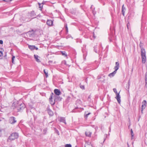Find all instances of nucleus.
<instances>
[{
  "instance_id": "36",
  "label": "nucleus",
  "mask_w": 147,
  "mask_h": 147,
  "mask_svg": "<svg viewBox=\"0 0 147 147\" xmlns=\"http://www.w3.org/2000/svg\"><path fill=\"white\" fill-rule=\"evenodd\" d=\"M3 55V53L1 51H0V57H1Z\"/></svg>"
},
{
  "instance_id": "5",
  "label": "nucleus",
  "mask_w": 147,
  "mask_h": 147,
  "mask_svg": "<svg viewBox=\"0 0 147 147\" xmlns=\"http://www.w3.org/2000/svg\"><path fill=\"white\" fill-rule=\"evenodd\" d=\"M9 121V123L12 124H13L16 122L15 118L13 117H10Z\"/></svg>"
},
{
  "instance_id": "50",
  "label": "nucleus",
  "mask_w": 147,
  "mask_h": 147,
  "mask_svg": "<svg viewBox=\"0 0 147 147\" xmlns=\"http://www.w3.org/2000/svg\"><path fill=\"white\" fill-rule=\"evenodd\" d=\"M105 139H105V138L104 139L103 142H104L105 141Z\"/></svg>"
},
{
  "instance_id": "9",
  "label": "nucleus",
  "mask_w": 147,
  "mask_h": 147,
  "mask_svg": "<svg viewBox=\"0 0 147 147\" xmlns=\"http://www.w3.org/2000/svg\"><path fill=\"white\" fill-rule=\"evenodd\" d=\"M116 95V96L115 97V98L117 100L118 102L119 103H120L121 101V100H120L121 97L119 95V94H117Z\"/></svg>"
},
{
  "instance_id": "7",
  "label": "nucleus",
  "mask_w": 147,
  "mask_h": 147,
  "mask_svg": "<svg viewBox=\"0 0 147 147\" xmlns=\"http://www.w3.org/2000/svg\"><path fill=\"white\" fill-rule=\"evenodd\" d=\"M59 96V95H56L55 94V96H54L55 102L61 100L62 98Z\"/></svg>"
},
{
  "instance_id": "20",
  "label": "nucleus",
  "mask_w": 147,
  "mask_h": 147,
  "mask_svg": "<svg viewBox=\"0 0 147 147\" xmlns=\"http://www.w3.org/2000/svg\"><path fill=\"white\" fill-rule=\"evenodd\" d=\"M28 34L29 35V36H32L34 34V31L33 30H32V31L28 32Z\"/></svg>"
},
{
  "instance_id": "53",
  "label": "nucleus",
  "mask_w": 147,
  "mask_h": 147,
  "mask_svg": "<svg viewBox=\"0 0 147 147\" xmlns=\"http://www.w3.org/2000/svg\"><path fill=\"white\" fill-rule=\"evenodd\" d=\"M49 62H52V61H49Z\"/></svg>"
},
{
  "instance_id": "25",
  "label": "nucleus",
  "mask_w": 147,
  "mask_h": 147,
  "mask_svg": "<svg viewBox=\"0 0 147 147\" xmlns=\"http://www.w3.org/2000/svg\"><path fill=\"white\" fill-rule=\"evenodd\" d=\"M44 72L45 74V75L46 76V78H47L48 77V71H46L45 69L44 70Z\"/></svg>"
},
{
  "instance_id": "27",
  "label": "nucleus",
  "mask_w": 147,
  "mask_h": 147,
  "mask_svg": "<svg viewBox=\"0 0 147 147\" xmlns=\"http://www.w3.org/2000/svg\"><path fill=\"white\" fill-rule=\"evenodd\" d=\"M15 58V57L13 55L12 57V62L13 64H14V60Z\"/></svg>"
},
{
  "instance_id": "29",
  "label": "nucleus",
  "mask_w": 147,
  "mask_h": 147,
  "mask_svg": "<svg viewBox=\"0 0 147 147\" xmlns=\"http://www.w3.org/2000/svg\"><path fill=\"white\" fill-rule=\"evenodd\" d=\"M90 113H88L87 114H86L85 115V119H87V117H88V116L90 115Z\"/></svg>"
},
{
  "instance_id": "46",
  "label": "nucleus",
  "mask_w": 147,
  "mask_h": 147,
  "mask_svg": "<svg viewBox=\"0 0 147 147\" xmlns=\"http://www.w3.org/2000/svg\"><path fill=\"white\" fill-rule=\"evenodd\" d=\"M56 131L57 133H58V134L59 135V134L58 133H59V131H58V130H57Z\"/></svg>"
},
{
  "instance_id": "19",
  "label": "nucleus",
  "mask_w": 147,
  "mask_h": 147,
  "mask_svg": "<svg viewBox=\"0 0 147 147\" xmlns=\"http://www.w3.org/2000/svg\"><path fill=\"white\" fill-rule=\"evenodd\" d=\"M55 94L53 93L52 92L50 95V97L49 98V100H52L53 98H54Z\"/></svg>"
},
{
  "instance_id": "11",
  "label": "nucleus",
  "mask_w": 147,
  "mask_h": 147,
  "mask_svg": "<svg viewBox=\"0 0 147 147\" xmlns=\"http://www.w3.org/2000/svg\"><path fill=\"white\" fill-rule=\"evenodd\" d=\"M142 109H144L146 107V100H144L142 102Z\"/></svg>"
},
{
  "instance_id": "41",
  "label": "nucleus",
  "mask_w": 147,
  "mask_h": 147,
  "mask_svg": "<svg viewBox=\"0 0 147 147\" xmlns=\"http://www.w3.org/2000/svg\"><path fill=\"white\" fill-rule=\"evenodd\" d=\"M35 49L36 50H38V47L35 46V47L34 48V49Z\"/></svg>"
},
{
  "instance_id": "32",
  "label": "nucleus",
  "mask_w": 147,
  "mask_h": 147,
  "mask_svg": "<svg viewBox=\"0 0 147 147\" xmlns=\"http://www.w3.org/2000/svg\"><path fill=\"white\" fill-rule=\"evenodd\" d=\"M65 147H71V145L70 144H66L65 145Z\"/></svg>"
},
{
  "instance_id": "30",
  "label": "nucleus",
  "mask_w": 147,
  "mask_h": 147,
  "mask_svg": "<svg viewBox=\"0 0 147 147\" xmlns=\"http://www.w3.org/2000/svg\"><path fill=\"white\" fill-rule=\"evenodd\" d=\"M95 9V7L93 8V9L92 10V12L93 13V14L94 15H95V14L96 13L95 11H94Z\"/></svg>"
},
{
  "instance_id": "43",
  "label": "nucleus",
  "mask_w": 147,
  "mask_h": 147,
  "mask_svg": "<svg viewBox=\"0 0 147 147\" xmlns=\"http://www.w3.org/2000/svg\"><path fill=\"white\" fill-rule=\"evenodd\" d=\"M1 128H0V136L1 135Z\"/></svg>"
},
{
  "instance_id": "23",
  "label": "nucleus",
  "mask_w": 147,
  "mask_h": 147,
  "mask_svg": "<svg viewBox=\"0 0 147 147\" xmlns=\"http://www.w3.org/2000/svg\"><path fill=\"white\" fill-rule=\"evenodd\" d=\"M49 101L50 103L52 105H53L55 104V100H54V101H53L52 100H49Z\"/></svg>"
},
{
  "instance_id": "40",
  "label": "nucleus",
  "mask_w": 147,
  "mask_h": 147,
  "mask_svg": "<svg viewBox=\"0 0 147 147\" xmlns=\"http://www.w3.org/2000/svg\"><path fill=\"white\" fill-rule=\"evenodd\" d=\"M129 25H130V24L129 23H128L127 24V27L128 29V26Z\"/></svg>"
},
{
  "instance_id": "12",
  "label": "nucleus",
  "mask_w": 147,
  "mask_h": 147,
  "mask_svg": "<svg viewBox=\"0 0 147 147\" xmlns=\"http://www.w3.org/2000/svg\"><path fill=\"white\" fill-rule=\"evenodd\" d=\"M145 87L147 89V72H146L145 75Z\"/></svg>"
},
{
  "instance_id": "8",
  "label": "nucleus",
  "mask_w": 147,
  "mask_h": 147,
  "mask_svg": "<svg viewBox=\"0 0 147 147\" xmlns=\"http://www.w3.org/2000/svg\"><path fill=\"white\" fill-rule=\"evenodd\" d=\"M53 21L51 20H48L47 21V24L49 26H53Z\"/></svg>"
},
{
  "instance_id": "18",
  "label": "nucleus",
  "mask_w": 147,
  "mask_h": 147,
  "mask_svg": "<svg viewBox=\"0 0 147 147\" xmlns=\"http://www.w3.org/2000/svg\"><path fill=\"white\" fill-rule=\"evenodd\" d=\"M36 14L34 13V11H32L31 13V16L33 18H36V17H35Z\"/></svg>"
},
{
  "instance_id": "17",
  "label": "nucleus",
  "mask_w": 147,
  "mask_h": 147,
  "mask_svg": "<svg viewBox=\"0 0 147 147\" xmlns=\"http://www.w3.org/2000/svg\"><path fill=\"white\" fill-rule=\"evenodd\" d=\"M125 8L124 7V5L122 6V13L123 15L124 16V13H125Z\"/></svg>"
},
{
  "instance_id": "51",
  "label": "nucleus",
  "mask_w": 147,
  "mask_h": 147,
  "mask_svg": "<svg viewBox=\"0 0 147 147\" xmlns=\"http://www.w3.org/2000/svg\"><path fill=\"white\" fill-rule=\"evenodd\" d=\"M140 47H141V45H140Z\"/></svg>"
},
{
  "instance_id": "37",
  "label": "nucleus",
  "mask_w": 147,
  "mask_h": 147,
  "mask_svg": "<svg viewBox=\"0 0 147 147\" xmlns=\"http://www.w3.org/2000/svg\"><path fill=\"white\" fill-rule=\"evenodd\" d=\"M91 95H90L88 97V101H90V100L89 99L90 98H91Z\"/></svg>"
},
{
  "instance_id": "28",
  "label": "nucleus",
  "mask_w": 147,
  "mask_h": 147,
  "mask_svg": "<svg viewBox=\"0 0 147 147\" xmlns=\"http://www.w3.org/2000/svg\"><path fill=\"white\" fill-rule=\"evenodd\" d=\"M113 91L116 94H119V93H117V89L115 88H114L113 89Z\"/></svg>"
},
{
  "instance_id": "45",
  "label": "nucleus",
  "mask_w": 147,
  "mask_h": 147,
  "mask_svg": "<svg viewBox=\"0 0 147 147\" xmlns=\"http://www.w3.org/2000/svg\"><path fill=\"white\" fill-rule=\"evenodd\" d=\"M111 129L110 127H109V132H111Z\"/></svg>"
},
{
  "instance_id": "24",
  "label": "nucleus",
  "mask_w": 147,
  "mask_h": 147,
  "mask_svg": "<svg viewBox=\"0 0 147 147\" xmlns=\"http://www.w3.org/2000/svg\"><path fill=\"white\" fill-rule=\"evenodd\" d=\"M84 147H92V146L90 144L87 143L85 144Z\"/></svg>"
},
{
  "instance_id": "42",
  "label": "nucleus",
  "mask_w": 147,
  "mask_h": 147,
  "mask_svg": "<svg viewBox=\"0 0 147 147\" xmlns=\"http://www.w3.org/2000/svg\"><path fill=\"white\" fill-rule=\"evenodd\" d=\"M24 20L25 21V22H28L29 21V20L28 19V20H26V19H25V20Z\"/></svg>"
},
{
  "instance_id": "22",
  "label": "nucleus",
  "mask_w": 147,
  "mask_h": 147,
  "mask_svg": "<svg viewBox=\"0 0 147 147\" xmlns=\"http://www.w3.org/2000/svg\"><path fill=\"white\" fill-rule=\"evenodd\" d=\"M28 47L30 49L32 50L34 49V48L35 47V46L34 45H29Z\"/></svg>"
},
{
  "instance_id": "14",
  "label": "nucleus",
  "mask_w": 147,
  "mask_h": 147,
  "mask_svg": "<svg viewBox=\"0 0 147 147\" xmlns=\"http://www.w3.org/2000/svg\"><path fill=\"white\" fill-rule=\"evenodd\" d=\"M59 121L60 122H62L64 123L65 124H66V123L65 121V118L63 117H61L59 119Z\"/></svg>"
},
{
  "instance_id": "39",
  "label": "nucleus",
  "mask_w": 147,
  "mask_h": 147,
  "mask_svg": "<svg viewBox=\"0 0 147 147\" xmlns=\"http://www.w3.org/2000/svg\"><path fill=\"white\" fill-rule=\"evenodd\" d=\"M94 51H95L96 53H97V51H96V49L95 48V47H94Z\"/></svg>"
},
{
  "instance_id": "33",
  "label": "nucleus",
  "mask_w": 147,
  "mask_h": 147,
  "mask_svg": "<svg viewBox=\"0 0 147 147\" xmlns=\"http://www.w3.org/2000/svg\"><path fill=\"white\" fill-rule=\"evenodd\" d=\"M43 4V3H38V5L39 6V8H40L41 9L42 8L43 6H42H42H41V5Z\"/></svg>"
},
{
  "instance_id": "52",
  "label": "nucleus",
  "mask_w": 147,
  "mask_h": 147,
  "mask_svg": "<svg viewBox=\"0 0 147 147\" xmlns=\"http://www.w3.org/2000/svg\"><path fill=\"white\" fill-rule=\"evenodd\" d=\"M110 41H111V39H110Z\"/></svg>"
},
{
  "instance_id": "1",
  "label": "nucleus",
  "mask_w": 147,
  "mask_h": 147,
  "mask_svg": "<svg viewBox=\"0 0 147 147\" xmlns=\"http://www.w3.org/2000/svg\"><path fill=\"white\" fill-rule=\"evenodd\" d=\"M141 56L142 57V62L145 63L146 62V51L144 48H141Z\"/></svg>"
},
{
  "instance_id": "31",
  "label": "nucleus",
  "mask_w": 147,
  "mask_h": 147,
  "mask_svg": "<svg viewBox=\"0 0 147 147\" xmlns=\"http://www.w3.org/2000/svg\"><path fill=\"white\" fill-rule=\"evenodd\" d=\"M131 139H133V137H134V134H133V131L132 129H131Z\"/></svg>"
},
{
  "instance_id": "3",
  "label": "nucleus",
  "mask_w": 147,
  "mask_h": 147,
  "mask_svg": "<svg viewBox=\"0 0 147 147\" xmlns=\"http://www.w3.org/2000/svg\"><path fill=\"white\" fill-rule=\"evenodd\" d=\"M19 136L18 134L17 133H13L11 134L9 136V139L11 140H13L18 138Z\"/></svg>"
},
{
  "instance_id": "6",
  "label": "nucleus",
  "mask_w": 147,
  "mask_h": 147,
  "mask_svg": "<svg viewBox=\"0 0 147 147\" xmlns=\"http://www.w3.org/2000/svg\"><path fill=\"white\" fill-rule=\"evenodd\" d=\"M47 111L48 114L50 116H53V112L50 108V107L49 106H47Z\"/></svg>"
},
{
  "instance_id": "26",
  "label": "nucleus",
  "mask_w": 147,
  "mask_h": 147,
  "mask_svg": "<svg viewBox=\"0 0 147 147\" xmlns=\"http://www.w3.org/2000/svg\"><path fill=\"white\" fill-rule=\"evenodd\" d=\"M65 29L66 30V33H67L68 32V28L67 26V24H65Z\"/></svg>"
},
{
  "instance_id": "10",
  "label": "nucleus",
  "mask_w": 147,
  "mask_h": 147,
  "mask_svg": "<svg viewBox=\"0 0 147 147\" xmlns=\"http://www.w3.org/2000/svg\"><path fill=\"white\" fill-rule=\"evenodd\" d=\"M54 92L56 95H59L61 93V92L60 90L58 89H55Z\"/></svg>"
},
{
  "instance_id": "21",
  "label": "nucleus",
  "mask_w": 147,
  "mask_h": 147,
  "mask_svg": "<svg viewBox=\"0 0 147 147\" xmlns=\"http://www.w3.org/2000/svg\"><path fill=\"white\" fill-rule=\"evenodd\" d=\"M61 54L63 55L65 57H67V55L66 52L65 51H61Z\"/></svg>"
},
{
  "instance_id": "2",
  "label": "nucleus",
  "mask_w": 147,
  "mask_h": 147,
  "mask_svg": "<svg viewBox=\"0 0 147 147\" xmlns=\"http://www.w3.org/2000/svg\"><path fill=\"white\" fill-rule=\"evenodd\" d=\"M119 67V64L118 62H115V66L114 67V69H115V70L111 73L109 75V77H113V76L117 72V71Z\"/></svg>"
},
{
  "instance_id": "38",
  "label": "nucleus",
  "mask_w": 147,
  "mask_h": 147,
  "mask_svg": "<svg viewBox=\"0 0 147 147\" xmlns=\"http://www.w3.org/2000/svg\"><path fill=\"white\" fill-rule=\"evenodd\" d=\"M3 41L2 40H0V44H3Z\"/></svg>"
},
{
  "instance_id": "34",
  "label": "nucleus",
  "mask_w": 147,
  "mask_h": 147,
  "mask_svg": "<svg viewBox=\"0 0 147 147\" xmlns=\"http://www.w3.org/2000/svg\"><path fill=\"white\" fill-rule=\"evenodd\" d=\"M80 88L83 89H84V88H85L84 86V85L81 86H80Z\"/></svg>"
},
{
  "instance_id": "16",
  "label": "nucleus",
  "mask_w": 147,
  "mask_h": 147,
  "mask_svg": "<svg viewBox=\"0 0 147 147\" xmlns=\"http://www.w3.org/2000/svg\"><path fill=\"white\" fill-rule=\"evenodd\" d=\"M34 57L36 61L38 62H40V60L38 59L39 57L38 55H34Z\"/></svg>"
},
{
  "instance_id": "35",
  "label": "nucleus",
  "mask_w": 147,
  "mask_h": 147,
  "mask_svg": "<svg viewBox=\"0 0 147 147\" xmlns=\"http://www.w3.org/2000/svg\"><path fill=\"white\" fill-rule=\"evenodd\" d=\"M12 0H3V1L6 2H9L10 1H11Z\"/></svg>"
},
{
  "instance_id": "15",
  "label": "nucleus",
  "mask_w": 147,
  "mask_h": 147,
  "mask_svg": "<svg viewBox=\"0 0 147 147\" xmlns=\"http://www.w3.org/2000/svg\"><path fill=\"white\" fill-rule=\"evenodd\" d=\"M92 133L90 131H87L85 132V134L86 136L90 137L91 136Z\"/></svg>"
},
{
  "instance_id": "13",
  "label": "nucleus",
  "mask_w": 147,
  "mask_h": 147,
  "mask_svg": "<svg viewBox=\"0 0 147 147\" xmlns=\"http://www.w3.org/2000/svg\"><path fill=\"white\" fill-rule=\"evenodd\" d=\"M130 84V80H129L128 82V84L126 86V89L128 92L129 91V90Z\"/></svg>"
},
{
  "instance_id": "44",
  "label": "nucleus",
  "mask_w": 147,
  "mask_h": 147,
  "mask_svg": "<svg viewBox=\"0 0 147 147\" xmlns=\"http://www.w3.org/2000/svg\"><path fill=\"white\" fill-rule=\"evenodd\" d=\"M143 109H141V113H143Z\"/></svg>"
},
{
  "instance_id": "47",
  "label": "nucleus",
  "mask_w": 147,
  "mask_h": 147,
  "mask_svg": "<svg viewBox=\"0 0 147 147\" xmlns=\"http://www.w3.org/2000/svg\"><path fill=\"white\" fill-rule=\"evenodd\" d=\"M40 16H41L40 15V14H38V15L37 16L40 17Z\"/></svg>"
},
{
  "instance_id": "49",
  "label": "nucleus",
  "mask_w": 147,
  "mask_h": 147,
  "mask_svg": "<svg viewBox=\"0 0 147 147\" xmlns=\"http://www.w3.org/2000/svg\"><path fill=\"white\" fill-rule=\"evenodd\" d=\"M127 146H128V147H129V144H128V143H127Z\"/></svg>"
},
{
  "instance_id": "4",
  "label": "nucleus",
  "mask_w": 147,
  "mask_h": 147,
  "mask_svg": "<svg viewBox=\"0 0 147 147\" xmlns=\"http://www.w3.org/2000/svg\"><path fill=\"white\" fill-rule=\"evenodd\" d=\"M25 107V105L24 103L19 104L17 107L18 111H20L24 109Z\"/></svg>"
},
{
  "instance_id": "48",
  "label": "nucleus",
  "mask_w": 147,
  "mask_h": 147,
  "mask_svg": "<svg viewBox=\"0 0 147 147\" xmlns=\"http://www.w3.org/2000/svg\"><path fill=\"white\" fill-rule=\"evenodd\" d=\"M92 6H93L92 5L91 7H90V9H92Z\"/></svg>"
}]
</instances>
